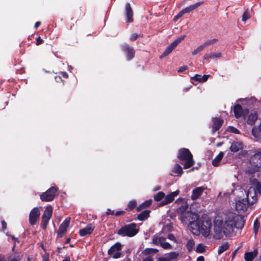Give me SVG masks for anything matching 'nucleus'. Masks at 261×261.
<instances>
[{
	"mask_svg": "<svg viewBox=\"0 0 261 261\" xmlns=\"http://www.w3.org/2000/svg\"><path fill=\"white\" fill-rule=\"evenodd\" d=\"M57 188L52 187L47 190L46 192L42 193L40 197L43 201H53L55 197V194L57 192Z\"/></svg>",
	"mask_w": 261,
	"mask_h": 261,
	"instance_id": "nucleus-7",
	"label": "nucleus"
},
{
	"mask_svg": "<svg viewBox=\"0 0 261 261\" xmlns=\"http://www.w3.org/2000/svg\"><path fill=\"white\" fill-rule=\"evenodd\" d=\"M204 250L205 247L202 244H199L196 249V251L198 253H202Z\"/></svg>",
	"mask_w": 261,
	"mask_h": 261,
	"instance_id": "nucleus-43",
	"label": "nucleus"
},
{
	"mask_svg": "<svg viewBox=\"0 0 261 261\" xmlns=\"http://www.w3.org/2000/svg\"><path fill=\"white\" fill-rule=\"evenodd\" d=\"M179 194V191L177 190L175 192H172L170 194L167 195L164 200H163L161 202L159 203L160 206L165 205L169 203L172 202L175 196H176Z\"/></svg>",
	"mask_w": 261,
	"mask_h": 261,
	"instance_id": "nucleus-17",
	"label": "nucleus"
},
{
	"mask_svg": "<svg viewBox=\"0 0 261 261\" xmlns=\"http://www.w3.org/2000/svg\"><path fill=\"white\" fill-rule=\"evenodd\" d=\"M173 172L177 174V176H181L183 173L181 166L179 164H176L173 169Z\"/></svg>",
	"mask_w": 261,
	"mask_h": 261,
	"instance_id": "nucleus-31",
	"label": "nucleus"
},
{
	"mask_svg": "<svg viewBox=\"0 0 261 261\" xmlns=\"http://www.w3.org/2000/svg\"><path fill=\"white\" fill-rule=\"evenodd\" d=\"M40 212L38 207H34L31 211L29 215V223L34 225L39 218Z\"/></svg>",
	"mask_w": 261,
	"mask_h": 261,
	"instance_id": "nucleus-13",
	"label": "nucleus"
},
{
	"mask_svg": "<svg viewBox=\"0 0 261 261\" xmlns=\"http://www.w3.org/2000/svg\"><path fill=\"white\" fill-rule=\"evenodd\" d=\"M143 261H153V259L152 257L148 256L144 258Z\"/></svg>",
	"mask_w": 261,
	"mask_h": 261,
	"instance_id": "nucleus-56",
	"label": "nucleus"
},
{
	"mask_svg": "<svg viewBox=\"0 0 261 261\" xmlns=\"http://www.w3.org/2000/svg\"><path fill=\"white\" fill-rule=\"evenodd\" d=\"M222 54L221 53H211L210 54H205L203 57V59L205 60L210 59H218L221 58Z\"/></svg>",
	"mask_w": 261,
	"mask_h": 261,
	"instance_id": "nucleus-23",
	"label": "nucleus"
},
{
	"mask_svg": "<svg viewBox=\"0 0 261 261\" xmlns=\"http://www.w3.org/2000/svg\"><path fill=\"white\" fill-rule=\"evenodd\" d=\"M165 196V194L163 192H159L154 196V199L156 201H160Z\"/></svg>",
	"mask_w": 261,
	"mask_h": 261,
	"instance_id": "nucleus-39",
	"label": "nucleus"
},
{
	"mask_svg": "<svg viewBox=\"0 0 261 261\" xmlns=\"http://www.w3.org/2000/svg\"><path fill=\"white\" fill-rule=\"evenodd\" d=\"M152 202V200L151 199L146 201L142 203L141 204H140L139 206L137 207V211H140L142 210L143 208H145L146 207H147L149 206Z\"/></svg>",
	"mask_w": 261,
	"mask_h": 261,
	"instance_id": "nucleus-32",
	"label": "nucleus"
},
{
	"mask_svg": "<svg viewBox=\"0 0 261 261\" xmlns=\"http://www.w3.org/2000/svg\"><path fill=\"white\" fill-rule=\"evenodd\" d=\"M204 257L202 256H199L197 258V261H204Z\"/></svg>",
	"mask_w": 261,
	"mask_h": 261,
	"instance_id": "nucleus-60",
	"label": "nucleus"
},
{
	"mask_svg": "<svg viewBox=\"0 0 261 261\" xmlns=\"http://www.w3.org/2000/svg\"><path fill=\"white\" fill-rule=\"evenodd\" d=\"M43 261H48V256H44L43 257Z\"/></svg>",
	"mask_w": 261,
	"mask_h": 261,
	"instance_id": "nucleus-62",
	"label": "nucleus"
},
{
	"mask_svg": "<svg viewBox=\"0 0 261 261\" xmlns=\"http://www.w3.org/2000/svg\"><path fill=\"white\" fill-rule=\"evenodd\" d=\"M122 50L126 54L128 60H130L134 57L135 51L132 47L129 46L127 44H124L122 46Z\"/></svg>",
	"mask_w": 261,
	"mask_h": 261,
	"instance_id": "nucleus-19",
	"label": "nucleus"
},
{
	"mask_svg": "<svg viewBox=\"0 0 261 261\" xmlns=\"http://www.w3.org/2000/svg\"><path fill=\"white\" fill-rule=\"evenodd\" d=\"M194 242L193 240H189L187 243V248H188L189 250H190L194 246Z\"/></svg>",
	"mask_w": 261,
	"mask_h": 261,
	"instance_id": "nucleus-46",
	"label": "nucleus"
},
{
	"mask_svg": "<svg viewBox=\"0 0 261 261\" xmlns=\"http://www.w3.org/2000/svg\"><path fill=\"white\" fill-rule=\"evenodd\" d=\"M249 204V202L245 198H239L236 200V209L238 211H245L247 209Z\"/></svg>",
	"mask_w": 261,
	"mask_h": 261,
	"instance_id": "nucleus-12",
	"label": "nucleus"
},
{
	"mask_svg": "<svg viewBox=\"0 0 261 261\" xmlns=\"http://www.w3.org/2000/svg\"><path fill=\"white\" fill-rule=\"evenodd\" d=\"M136 205V202L135 201H131L129 202L128 204V207L132 210L135 208Z\"/></svg>",
	"mask_w": 261,
	"mask_h": 261,
	"instance_id": "nucleus-45",
	"label": "nucleus"
},
{
	"mask_svg": "<svg viewBox=\"0 0 261 261\" xmlns=\"http://www.w3.org/2000/svg\"><path fill=\"white\" fill-rule=\"evenodd\" d=\"M229 130L230 132L236 134H239V130L234 127H230Z\"/></svg>",
	"mask_w": 261,
	"mask_h": 261,
	"instance_id": "nucleus-47",
	"label": "nucleus"
},
{
	"mask_svg": "<svg viewBox=\"0 0 261 261\" xmlns=\"http://www.w3.org/2000/svg\"><path fill=\"white\" fill-rule=\"evenodd\" d=\"M213 128L214 131L218 130L220 128L222 124L223 123V120L220 118L216 117L213 119Z\"/></svg>",
	"mask_w": 261,
	"mask_h": 261,
	"instance_id": "nucleus-26",
	"label": "nucleus"
},
{
	"mask_svg": "<svg viewBox=\"0 0 261 261\" xmlns=\"http://www.w3.org/2000/svg\"><path fill=\"white\" fill-rule=\"evenodd\" d=\"M41 24V22L40 21H37L35 23L34 28L35 29H37Z\"/></svg>",
	"mask_w": 261,
	"mask_h": 261,
	"instance_id": "nucleus-61",
	"label": "nucleus"
},
{
	"mask_svg": "<svg viewBox=\"0 0 261 261\" xmlns=\"http://www.w3.org/2000/svg\"><path fill=\"white\" fill-rule=\"evenodd\" d=\"M1 223H2V225L3 229L4 230V229H6V228H7L6 222L4 220H3V221H2Z\"/></svg>",
	"mask_w": 261,
	"mask_h": 261,
	"instance_id": "nucleus-54",
	"label": "nucleus"
},
{
	"mask_svg": "<svg viewBox=\"0 0 261 261\" xmlns=\"http://www.w3.org/2000/svg\"><path fill=\"white\" fill-rule=\"evenodd\" d=\"M124 213L125 212L123 211H120L117 212L115 214H114V215L116 216H119L122 215H123L124 214Z\"/></svg>",
	"mask_w": 261,
	"mask_h": 261,
	"instance_id": "nucleus-53",
	"label": "nucleus"
},
{
	"mask_svg": "<svg viewBox=\"0 0 261 261\" xmlns=\"http://www.w3.org/2000/svg\"><path fill=\"white\" fill-rule=\"evenodd\" d=\"M258 253L257 249L253 251L246 252L244 254V259L246 261H252Z\"/></svg>",
	"mask_w": 261,
	"mask_h": 261,
	"instance_id": "nucleus-24",
	"label": "nucleus"
},
{
	"mask_svg": "<svg viewBox=\"0 0 261 261\" xmlns=\"http://www.w3.org/2000/svg\"><path fill=\"white\" fill-rule=\"evenodd\" d=\"M233 112L236 117H245L248 113V110H243L241 105L238 104L234 107Z\"/></svg>",
	"mask_w": 261,
	"mask_h": 261,
	"instance_id": "nucleus-16",
	"label": "nucleus"
},
{
	"mask_svg": "<svg viewBox=\"0 0 261 261\" xmlns=\"http://www.w3.org/2000/svg\"><path fill=\"white\" fill-rule=\"evenodd\" d=\"M15 244L14 245L12 252L10 253L7 257L8 261H20L22 257V255L18 252L14 251ZM0 261H6L4 256H0Z\"/></svg>",
	"mask_w": 261,
	"mask_h": 261,
	"instance_id": "nucleus-10",
	"label": "nucleus"
},
{
	"mask_svg": "<svg viewBox=\"0 0 261 261\" xmlns=\"http://www.w3.org/2000/svg\"><path fill=\"white\" fill-rule=\"evenodd\" d=\"M36 44L37 45L41 44L43 42V40L40 37H38L36 39Z\"/></svg>",
	"mask_w": 261,
	"mask_h": 261,
	"instance_id": "nucleus-51",
	"label": "nucleus"
},
{
	"mask_svg": "<svg viewBox=\"0 0 261 261\" xmlns=\"http://www.w3.org/2000/svg\"><path fill=\"white\" fill-rule=\"evenodd\" d=\"M150 211L149 210H145L139 214L137 216L138 220L140 221H144L146 220L148 217Z\"/></svg>",
	"mask_w": 261,
	"mask_h": 261,
	"instance_id": "nucleus-30",
	"label": "nucleus"
},
{
	"mask_svg": "<svg viewBox=\"0 0 261 261\" xmlns=\"http://www.w3.org/2000/svg\"><path fill=\"white\" fill-rule=\"evenodd\" d=\"M175 203L178 206V207L176 210V212L180 215V216L182 215L184 213L188 212L187 210L188 208L189 205L185 199L178 198L176 200Z\"/></svg>",
	"mask_w": 261,
	"mask_h": 261,
	"instance_id": "nucleus-11",
	"label": "nucleus"
},
{
	"mask_svg": "<svg viewBox=\"0 0 261 261\" xmlns=\"http://www.w3.org/2000/svg\"><path fill=\"white\" fill-rule=\"evenodd\" d=\"M229 244L227 243L223 244L220 246L218 249V253L219 254H222L223 252L227 250L229 248Z\"/></svg>",
	"mask_w": 261,
	"mask_h": 261,
	"instance_id": "nucleus-33",
	"label": "nucleus"
},
{
	"mask_svg": "<svg viewBox=\"0 0 261 261\" xmlns=\"http://www.w3.org/2000/svg\"><path fill=\"white\" fill-rule=\"evenodd\" d=\"M185 35L181 36L172 43L176 47L178 44L185 39Z\"/></svg>",
	"mask_w": 261,
	"mask_h": 261,
	"instance_id": "nucleus-42",
	"label": "nucleus"
},
{
	"mask_svg": "<svg viewBox=\"0 0 261 261\" xmlns=\"http://www.w3.org/2000/svg\"><path fill=\"white\" fill-rule=\"evenodd\" d=\"M243 149V145L242 142L239 141H234L232 143L230 150L233 152H236L240 150Z\"/></svg>",
	"mask_w": 261,
	"mask_h": 261,
	"instance_id": "nucleus-25",
	"label": "nucleus"
},
{
	"mask_svg": "<svg viewBox=\"0 0 261 261\" xmlns=\"http://www.w3.org/2000/svg\"><path fill=\"white\" fill-rule=\"evenodd\" d=\"M224 156L223 152H220L218 155L212 161V165L215 167L218 166L219 163L222 160Z\"/></svg>",
	"mask_w": 261,
	"mask_h": 261,
	"instance_id": "nucleus-28",
	"label": "nucleus"
},
{
	"mask_svg": "<svg viewBox=\"0 0 261 261\" xmlns=\"http://www.w3.org/2000/svg\"><path fill=\"white\" fill-rule=\"evenodd\" d=\"M125 15L126 16H133V12L129 3L125 5Z\"/></svg>",
	"mask_w": 261,
	"mask_h": 261,
	"instance_id": "nucleus-34",
	"label": "nucleus"
},
{
	"mask_svg": "<svg viewBox=\"0 0 261 261\" xmlns=\"http://www.w3.org/2000/svg\"><path fill=\"white\" fill-rule=\"evenodd\" d=\"M212 222L207 217L198 218L196 223H192L191 226V231L195 235H199L200 233L205 236L210 235Z\"/></svg>",
	"mask_w": 261,
	"mask_h": 261,
	"instance_id": "nucleus-2",
	"label": "nucleus"
},
{
	"mask_svg": "<svg viewBox=\"0 0 261 261\" xmlns=\"http://www.w3.org/2000/svg\"><path fill=\"white\" fill-rule=\"evenodd\" d=\"M259 227V222H258L257 219H256L254 221V224H253V231L254 233L255 237H256V236Z\"/></svg>",
	"mask_w": 261,
	"mask_h": 261,
	"instance_id": "nucleus-38",
	"label": "nucleus"
},
{
	"mask_svg": "<svg viewBox=\"0 0 261 261\" xmlns=\"http://www.w3.org/2000/svg\"><path fill=\"white\" fill-rule=\"evenodd\" d=\"M250 15L251 14L249 13V10L247 9L244 11V12L242 16H250Z\"/></svg>",
	"mask_w": 261,
	"mask_h": 261,
	"instance_id": "nucleus-52",
	"label": "nucleus"
},
{
	"mask_svg": "<svg viewBox=\"0 0 261 261\" xmlns=\"http://www.w3.org/2000/svg\"><path fill=\"white\" fill-rule=\"evenodd\" d=\"M53 213V208L51 206H47L46 207L44 212L42 216L41 227L46 229L48 223Z\"/></svg>",
	"mask_w": 261,
	"mask_h": 261,
	"instance_id": "nucleus-8",
	"label": "nucleus"
},
{
	"mask_svg": "<svg viewBox=\"0 0 261 261\" xmlns=\"http://www.w3.org/2000/svg\"><path fill=\"white\" fill-rule=\"evenodd\" d=\"M245 220L241 215L233 213L218 214L214 220V238L219 239L224 234H227L233 232L235 228L242 229Z\"/></svg>",
	"mask_w": 261,
	"mask_h": 261,
	"instance_id": "nucleus-1",
	"label": "nucleus"
},
{
	"mask_svg": "<svg viewBox=\"0 0 261 261\" xmlns=\"http://www.w3.org/2000/svg\"><path fill=\"white\" fill-rule=\"evenodd\" d=\"M205 189V188L203 186L198 187L194 188L192 190V193L191 196V199L193 200H195L199 198Z\"/></svg>",
	"mask_w": 261,
	"mask_h": 261,
	"instance_id": "nucleus-18",
	"label": "nucleus"
},
{
	"mask_svg": "<svg viewBox=\"0 0 261 261\" xmlns=\"http://www.w3.org/2000/svg\"><path fill=\"white\" fill-rule=\"evenodd\" d=\"M10 237H11L12 240L15 241H16L17 242H19L18 239L16 238L14 236H10Z\"/></svg>",
	"mask_w": 261,
	"mask_h": 261,
	"instance_id": "nucleus-63",
	"label": "nucleus"
},
{
	"mask_svg": "<svg viewBox=\"0 0 261 261\" xmlns=\"http://www.w3.org/2000/svg\"><path fill=\"white\" fill-rule=\"evenodd\" d=\"M217 41H218V39H211V40H208L205 41L202 44V45L205 48V47H206L207 46H210L211 45L214 44V43H215Z\"/></svg>",
	"mask_w": 261,
	"mask_h": 261,
	"instance_id": "nucleus-35",
	"label": "nucleus"
},
{
	"mask_svg": "<svg viewBox=\"0 0 261 261\" xmlns=\"http://www.w3.org/2000/svg\"><path fill=\"white\" fill-rule=\"evenodd\" d=\"M168 238L169 240H175V237H174V236L172 234H169L168 236Z\"/></svg>",
	"mask_w": 261,
	"mask_h": 261,
	"instance_id": "nucleus-58",
	"label": "nucleus"
},
{
	"mask_svg": "<svg viewBox=\"0 0 261 261\" xmlns=\"http://www.w3.org/2000/svg\"><path fill=\"white\" fill-rule=\"evenodd\" d=\"M250 163L252 166L261 168V150L250 158Z\"/></svg>",
	"mask_w": 261,
	"mask_h": 261,
	"instance_id": "nucleus-15",
	"label": "nucleus"
},
{
	"mask_svg": "<svg viewBox=\"0 0 261 261\" xmlns=\"http://www.w3.org/2000/svg\"><path fill=\"white\" fill-rule=\"evenodd\" d=\"M175 47L176 46L174 45H173L172 43H171L166 47L164 53L160 56V58H163L168 55Z\"/></svg>",
	"mask_w": 261,
	"mask_h": 261,
	"instance_id": "nucleus-29",
	"label": "nucleus"
},
{
	"mask_svg": "<svg viewBox=\"0 0 261 261\" xmlns=\"http://www.w3.org/2000/svg\"><path fill=\"white\" fill-rule=\"evenodd\" d=\"M122 249V246L120 243H116L108 250V254L114 258L120 257L121 253L120 252Z\"/></svg>",
	"mask_w": 261,
	"mask_h": 261,
	"instance_id": "nucleus-9",
	"label": "nucleus"
},
{
	"mask_svg": "<svg viewBox=\"0 0 261 261\" xmlns=\"http://www.w3.org/2000/svg\"><path fill=\"white\" fill-rule=\"evenodd\" d=\"M138 35L137 34L134 33L131 35L130 37V40L132 41H134L138 38Z\"/></svg>",
	"mask_w": 261,
	"mask_h": 261,
	"instance_id": "nucleus-49",
	"label": "nucleus"
},
{
	"mask_svg": "<svg viewBox=\"0 0 261 261\" xmlns=\"http://www.w3.org/2000/svg\"><path fill=\"white\" fill-rule=\"evenodd\" d=\"M187 69H188V67L187 66H186V65H184V66H181L179 68V69L177 70V71H178V73H181V72H184V71H185Z\"/></svg>",
	"mask_w": 261,
	"mask_h": 261,
	"instance_id": "nucleus-48",
	"label": "nucleus"
},
{
	"mask_svg": "<svg viewBox=\"0 0 261 261\" xmlns=\"http://www.w3.org/2000/svg\"><path fill=\"white\" fill-rule=\"evenodd\" d=\"M178 255L179 253L175 252H171L169 253L166 256L170 261H171L172 259L176 258Z\"/></svg>",
	"mask_w": 261,
	"mask_h": 261,
	"instance_id": "nucleus-37",
	"label": "nucleus"
},
{
	"mask_svg": "<svg viewBox=\"0 0 261 261\" xmlns=\"http://www.w3.org/2000/svg\"><path fill=\"white\" fill-rule=\"evenodd\" d=\"M257 114L256 112H254L253 113H251L248 117V120H247V123L248 124L250 125H253L255 122V121L257 119Z\"/></svg>",
	"mask_w": 261,
	"mask_h": 261,
	"instance_id": "nucleus-27",
	"label": "nucleus"
},
{
	"mask_svg": "<svg viewBox=\"0 0 261 261\" xmlns=\"http://www.w3.org/2000/svg\"><path fill=\"white\" fill-rule=\"evenodd\" d=\"M198 216L197 214L188 211L179 216V219L181 222L185 224L189 225V228L191 230V224L196 223Z\"/></svg>",
	"mask_w": 261,
	"mask_h": 261,
	"instance_id": "nucleus-6",
	"label": "nucleus"
},
{
	"mask_svg": "<svg viewBox=\"0 0 261 261\" xmlns=\"http://www.w3.org/2000/svg\"><path fill=\"white\" fill-rule=\"evenodd\" d=\"M177 158L181 161H185L184 164V168L188 169L193 166L195 162L193 159V155L190 150L187 148H182L178 150Z\"/></svg>",
	"mask_w": 261,
	"mask_h": 261,
	"instance_id": "nucleus-4",
	"label": "nucleus"
},
{
	"mask_svg": "<svg viewBox=\"0 0 261 261\" xmlns=\"http://www.w3.org/2000/svg\"><path fill=\"white\" fill-rule=\"evenodd\" d=\"M70 218H67L61 224L58 230V233L62 237L66 231L67 227L70 223Z\"/></svg>",
	"mask_w": 261,
	"mask_h": 261,
	"instance_id": "nucleus-21",
	"label": "nucleus"
},
{
	"mask_svg": "<svg viewBox=\"0 0 261 261\" xmlns=\"http://www.w3.org/2000/svg\"><path fill=\"white\" fill-rule=\"evenodd\" d=\"M204 47L202 45V44L200 45L198 47H197L196 48H195L193 51L192 52V55H196L198 53L202 51L204 49Z\"/></svg>",
	"mask_w": 261,
	"mask_h": 261,
	"instance_id": "nucleus-40",
	"label": "nucleus"
},
{
	"mask_svg": "<svg viewBox=\"0 0 261 261\" xmlns=\"http://www.w3.org/2000/svg\"><path fill=\"white\" fill-rule=\"evenodd\" d=\"M202 4L201 2H198L196 4L190 5L180 11L176 16H182L184 14L190 12Z\"/></svg>",
	"mask_w": 261,
	"mask_h": 261,
	"instance_id": "nucleus-20",
	"label": "nucleus"
},
{
	"mask_svg": "<svg viewBox=\"0 0 261 261\" xmlns=\"http://www.w3.org/2000/svg\"><path fill=\"white\" fill-rule=\"evenodd\" d=\"M133 21V17H127L126 19V23H130Z\"/></svg>",
	"mask_w": 261,
	"mask_h": 261,
	"instance_id": "nucleus-57",
	"label": "nucleus"
},
{
	"mask_svg": "<svg viewBox=\"0 0 261 261\" xmlns=\"http://www.w3.org/2000/svg\"><path fill=\"white\" fill-rule=\"evenodd\" d=\"M138 232L137 225L135 223H131L122 227L117 232V234L122 237H132L135 236Z\"/></svg>",
	"mask_w": 261,
	"mask_h": 261,
	"instance_id": "nucleus-5",
	"label": "nucleus"
},
{
	"mask_svg": "<svg viewBox=\"0 0 261 261\" xmlns=\"http://www.w3.org/2000/svg\"><path fill=\"white\" fill-rule=\"evenodd\" d=\"M166 239L162 237H156L152 239V243L156 245H160L162 248L166 249L171 248V245L165 242Z\"/></svg>",
	"mask_w": 261,
	"mask_h": 261,
	"instance_id": "nucleus-14",
	"label": "nucleus"
},
{
	"mask_svg": "<svg viewBox=\"0 0 261 261\" xmlns=\"http://www.w3.org/2000/svg\"><path fill=\"white\" fill-rule=\"evenodd\" d=\"M259 167L256 166H253V167H248L246 170V172L249 174H253L259 170Z\"/></svg>",
	"mask_w": 261,
	"mask_h": 261,
	"instance_id": "nucleus-36",
	"label": "nucleus"
},
{
	"mask_svg": "<svg viewBox=\"0 0 261 261\" xmlns=\"http://www.w3.org/2000/svg\"><path fill=\"white\" fill-rule=\"evenodd\" d=\"M250 181V186L247 191L246 199L250 204H253L257 201L258 194H261V183L255 178H251Z\"/></svg>",
	"mask_w": 261,
	"mask_h": 261,
	"instance_id": "nucleus-3",
	"label": "nucleus"
},
{
	"mask_svg": "<svg viewBox=\"0 0 261 261\" xmlns=\"http://www.w3.org/2000/svg\"><path fill=\"white\" fill-rule=\"evenodd\" d=\"M185 35L181 36L172 43L176 47L178 44L185 39Z\"/></svg>",
	"mask_w": 261,
	"mask_h": 261,
	"instance_id": "nucleus-41",
	"label": "nucleus"
},
{
	"mask_svg": "<svg viewBox=\"0 0 261 261\" xmlns=\"http://www.w3.org/2000/svg\"><path fill=\"white\" fill-rule=\"evenodd\" d=\"M61 74L65 79H67L68 77V74L66 72H62Z\"/></svg>",
	"mask_w": 261,
	"mask_h": 261,
	"instance_id": "nucleus-59",
	"label": "nucleus"
},
{
	"mask_svg": "<svg viewBox=\"0 0 261 261\" xmlns=\"http://www.w3.org/2000/svg\"><path fill=\"white\" fill-rule=\"evenodd\" d=\"M107 215H114V211H112L111 210V209H108L107 210Z\"/></svg>",
	"mask_w": 261,
	"mask_h": 261,
	"instance_id": "nucleus-55",
	"label": "nucleus"
},
{
	"mask_svg": "<svg viewBox=\"0 0 261 261\" xmlns=\"http://www.w3.org/2000/svg\"><path fill=\"white\" fill-rule=\"evenodd\" d=\"M200 78H201L200 75L196 74L194 76L191 77V79L196 81H199Z\"/></svg>",
	"mask_w": 261,
	"mask_h": 261,
	"instance_id": "nucleus-50",
	"label": "nucleus"
},
{
	"mask_svg": "<svg viewBox=\"0 0 261 261\" xmlns=\"http://www.w3.org/2000/svg\"><path fill=\"white\" fill-rule=\"evenodd\" d=\"M223 144V143L222 142H218V143H217L216 146L217 147H220L221 145H222Z\"/></svg>",
	"mask_w": 261,
	"mask_h": 261,
	"instance_id": "nucleus-64",
	"label": "nucleus"
},
{
	"mask_svg": "<svg viewBox=\"0 0 261 261\" xmlns=\"http://www.w3.org/2000/svg\"><path fill=\"white\" fill-rule=\"evenodd\" d=\"M94 228V226L90 224L87 225L85 228L81 229L79 232L80 234L82 237L90 234L92 232Z\"/></svg>",
	"mask_w": 261,
	"mask_h": 261,
	"instance_id": "nucleus-22",
	"label": "nucleus"
},
{
	"mask_svg": "<svg viewBox=\"0 0 261 261\" xmlns=\"http://www.w3.org/2000/svg\"><path fill=\"white\" fill-rule=\"evenodd\" d=\"M210 76V75H204L202 77H201V78L199 79V82L202 83L205 82L207 80L208 77Z\"/></svg>",
	"mask_w": 261,
	"mask_h": 261,
	"instance_id": "nucleus-44",
	"label": "nucleus"
}]
</instances>
